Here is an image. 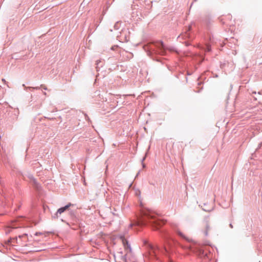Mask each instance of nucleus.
<instances>
[{"label": "nucleus", "mask_w": 262, "mask_h": 262, "mask_svg": "<svg viewBox=\"0 0 262 262\" xmlns=\"http://www.w3.org/2000/svg\"><path fill=\"white\" fill-rule=\"evenodd\" d=\"M71 206V204L69 203V204L63 207H61L58 209L56 213L55 214V215L56 217H58V214H61L62 213H63L64 211L68 209V208Z\"/></svg>", "instance_id": "nucleus-3"}, {"label": "nucleus", "mask_w": 262, "mask_h": 262, "mask_svg": "<svg viewBox=\"0 0 262 262\" xmlns=\"http://www.w3.org/2000/svg\"><path fill=\"white\" fill-rule=\"evenodd\" d=\"M160 47H161L162 49H164V45L162 43H161L160 45Z\"/></svg>", "instance_id": "nucleus-6"}, {"label": "nucleus", "mask_w": 262, "mask_h": 262, "mask_svg": "<svg viewBox=\"0 0 262 262\" xmlns=\"http://www.w3.org/2000/svg\"><path fill=\"white\" fill-rule=\"evenodd\" d=\"M210 47L209 46H207L206 51L209 52L210 51Z\"/></svg>", "instance_id": "nucleus-5"}, {"label": "nucleus", "mask_w": 262, "mask_h": 262, "mask_svg": "<svg viewBox=\"0 0 262 262\" xmlns=\"http://www.w3.org/2000/svg\"><path fill=\"white\" fill-rule=\"evenodd\" d=\"M32 182L33 183V184H34V185H35V184H36V181H35V180H34V179H33V180H32Z\"/></svg>", "instance_id": "nucleus-8"}, {"label": "nucleus", "mask_w": 262, "mask_h": 262, "mask_svg": "<svg viewBox=\"0 0 262 262\" xmlns=\"http://www.w3.org/2000/svg\"><path fill=\"white\" fill-rule=\"evenodd\" d=\"M147 220L152 224L156 229H158L164 224V222L163 220L158 219L157 214L150 211H146L143 213V216L139 222V224L141 225H145Z\"/></svg>", "instance_id": "nucleus-1"}, {"label": "nucleus", "mask_w": 262, "mask_h": 262, "mask_svg": "<svg viewBox=\"0 0 262 262\" xmlns=\"http://www.w3.org/2000/svg\"><path fill=\"white\" fill-rule=\"evenodd\" d=\"M133 226V224H130V226L132 227Z\"/></svg>", "instance_id": "nucleus-10"}, {"label": "nucleus", "mask_w": 262, "mask_h": 262, "mask_svg": "<svg viewBox=\"0 0 262 262\" xmlns=\"http://www.w3.org/2000/svg\"><path fill=\"white\" fill-rule=\"evenodd\" d=\"M205 230H204V232H205V234L206 235H207L208 234V231L210 230V226L208 224V223L207 222H206L205 223Z\"/></svg>", "instance_id": "nucleus-4"}, {"label": "nucleus", "mask_w": 262, "mask_h": 262, "mask_svg": "<svg viewBox=\"0 0 262 262\" xmlns=\"http://www.w3.org/2000/svg\"><path fill=\"white\" fill-rule=\"evenodd\" d=\"M2 81L5 83V84H7V82L6 81V80L5 79H2Z\"/></svg>", "instance_id": "nucleus-7"}, {"label": "nucleus", "mask_w": 262, "mask_h": 262, "mask_svg": "<svg viewBox=\"0 0 262 262\" xmlns=\"http://www.w3.org/2000/svg\"><path fill=\"white\" fill-rule=\"evenodd\" d=\"M43 89H45V90H46V89H47V88H45V87H43Z\"/></svg>", "instance_id": "nucleus-9"}, {"label": "nucleus", "mask_w": 262, "mask_h": 262, "mask_svg": "<svg viewBox=\"0 0 262 262\" xmlns=\"http://www.w3.org/2000/svg\"><path fill=\"white\" fill-rule=\"evenodd\" d=\"M27 235L26 234H24L21 236H18V238L17 237L15 238H13L12 239H11V243H17V244H19L20 245H25V244H23L21 243V239H23L24 240H25V241H26L27 240Z\"/></svg>", "instance_id": "nucleus-2"}]
</instances>
